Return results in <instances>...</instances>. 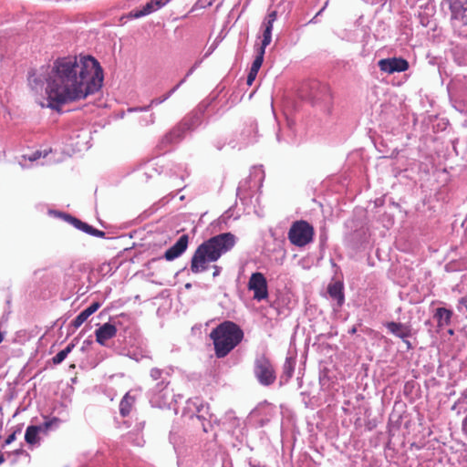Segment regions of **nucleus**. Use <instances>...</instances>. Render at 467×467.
Wrapping results in <instances>:
<instances>
[{
	"instance_id": "obj_1",
	"label": "nucleus",
	"mask_w": 467,
	"mask_h": 467,
	"mask_svg": "<svg viewBox=\"0 0 467 467\" xmlns=\"http://www.w3.org/2000/svg\"><path fill=\"white\" fill-rule=\"evenodd\" d=\"M103 78L99 61L91 56L79 55L58 57L50 67L30 71L27 81L36 93L42 91L46 84L41 107L60 111L63 105L98 92Z\"/></svg>"
},
{
	"instance_id": "obj_2",
	"label": "nucleus",
	"mask_w": 467,
	"mask_h": 467,
	"mask_svg": "<svg viewBox=\"0 0 467 467\" xmlns=\"http://www.w3.org/2000/svg\"><path fill=\"white\" fill-rule=\"evenodd\" d=\"M236 244V237L232 233H223L202 242L195 250L191 259V271L200 274L206 271L209 264L231 251Z\"/></svg>"
},
{
	"instance_id": "obj_3",
	"label": "nucleus",
	"mask_w": 467,
	"mask_h": 467,
	"mask_svg": "<svg viewBox=\"0 0 467 467\" xmlns=\"http://www.w3.org/2000/svg\"><path fill=\"white\" fill-rule=\"evenodd\" d=\"M213 342L215 356L226 357L243 339V330L232 321H224L213 328L210 334Z\"/></svg>"
},
{
	"instance_id": "obj_4",
	"label": "nucleus",
	"mask_w": 467,
	"mask_h": 467,
	"mask_svg": "<svg viewBox=\"0 0 467 467\" xmlns=\"http://www.w3.org/2000/svg\"><path fill=\"white\" fill-rule=\"evenodd\" d=\"M451 11V26L458 36L467 37L462 27L467 26V0H445Z\"/></svg>"
},
{
	"instance_id": "obj_5",
	"label": "nucleus",
	"mask_w": 467,
	"mask_h": 467,
	"mask_svg": "<svg viewBox=\"0 0 467 467\" xmlns=\"http://www.w3.org/2000/svg\"><path fill=\"white\" fill-rule=\"evenodd\" d=\"M314 228L306 221L300 220L292 223L288 231V240L296 246L303 247L313 241Z\"/></svg>"
},
{
	"instance_id": "obj_6",
	"label": "nucleus",
	"mask_w": 467,
	"mask_h": 467,
	"mask_svg": "<svg viewBox=\"0 0 467 467\" xmlns=\"http://www.w3.org/2000/svg\"><path fill=\"white\" fill-rule=\"evenodd\" d=\"M200 123L201 117L199 116L198 113H196L192 117L190 123L186 120L182 125L175 127L170 132L165 134L160 142V147H161L165 150H168L167 148L169 146L178 143L182 139L185 130H193Z\"/></svg>"
},
{
	"instance_id": "obj_7",
	"label": "nucleus",
	"mask_w": 467,
	"mask_h": 467,
	"mask_svg": "<svg viewBox=\"0 0 467 467\" xmlns=\"http://www.w3.org/2000/svg\"><path fill=\"white\" fill-rule=\"evenodd\" d=\"M194 408L197 420L201 423L202 431L209 432L212 430V422H217V419L209 413L208 405L204 404L199 398L190 399L187 402V409L192 410Z\"/></svg>"
},
{
	"instance_id": "obj_8",
	"label": "nucleus",
	"mask_w": 467,
	"mask_h": 467,
	"mask_svg": "<svg viewBox=\"0 0 467 467\" xmlns=\"http://www.w3.org/2000/svg\"><path fill=\"white\" fill-rule=\"evenodd\" d=\"M254 372L261 385L269 386L276 379L273 365L265 356L255 359Z\"/></svg>"
},
{
	"instance_id": "obj_9",
	"label": "nucleus",
	"mask_w": 467,
	"mask_h": 467,
	"mask_svg": "<svg viewBox=\"0 0 467 467\" xmlns=\"http://www.w3.org/2000/svg\"><path fill=\"white\" fill-rule=\"evenodd\" d=\"M60 423L58 418H52L51 420H46L40 425H30L26 428L25 433V441L29 445L39 444V434H47L50 430L57 429Z\"/></svg>"
},
{
	"instance_id": "obj_10",
	"label": "nucleus",
	"mask_w": 467,
	"mask_h": 467,
	"mask_svg": "<svg viewBox=\"0 0 467 467\" xmlns=\"http://www.w3.org/2000/svg\"><path fill=\"white\" fill-rule=\"evenodd\" d=\"M168 385L169 382H165L163 379L151 389L150 394V401L152 406L158 408L170 407L173 400V394L168 388Z\"/></svg>"
},
{
	"instance_id": "obj_11",
	"label": "nucleus",
	"mask_w": 467,
	"mask_h": 467,
	"mask_svg": "<svg viewBox=\"0 0 467 467\" xmlns=\"http://www.w3.org/2000/svg\"><path fill=\"white\" fill-rule=\"evenodd\" d=\"M247 286L250 291H253L254 300L260 302L268 297L267 281L262 273H253L249 278Z\"/></svg>"
},
{
	"instance_id": "obj_12",
	"label": "nucleus",
	"mask_w": 467,
	"mask_h": 467,
	"mask_svg": "<svg viewBox=\"0 0 467 467\" xmlns=\"http://www.w3.org/2000/svg\"><path fill=\"white\" fill-rule=\"evenodd\" d=\"M50 213H53L58 217H62L66 222L69 223L76 229L82 231L89 235H92L95 237H99V238H104L106 235L105 232L96 229L93 226L89 225L88 223H84L70 214H67V213H59V212H54V211H50Z\"/></svg>"
},
{
	"instance_id": "obj_13",
	"label": "nucleus",
	"mask_w": 467,
	"mask_h": 467,
	"mask_svg": "<svg viewBox=\"0 0 467 467\" xmlns=\"http://www.w3.org/2000/svg\"><path fill=\"white\" fill-rule=\"evenodd\" d=\"M379 69L388 74L403 72L409 68L407 60L401 57H390L380 59L378 63Z\"/></svg>"
},
{
	"instance_id": "obj_14",
	"label": "nucleus",
	"mask_w": 467,
	"mask_h": 467,
	"mask_svg": "<svg viewBox=\"0 0 467 467\" xmlns=\"http://www.w3.org/2000/svg\"><path fill=\"white\" fill-rule=\"evenodd\" d=\"M171 0H150L140 9L132 10L129 13V18H140L148 16L167 5Z\"/></svg>"
},
{
	"instance_id": "obj_15",
	"label": "nucleus",
	"mask_w": 467,
	"mask_h": 467,
	"mask_svg": "<svg viewBox=\"0 0 467 467\" xmlns=\"http://www.w3.org/2000/svg\"><path fill=\"white\" fill-rule=\"evenodd\" d=\"M189 244V237L187 234H182L179 237L176 243L171 246L165 253L163 257L167 261H172L181 256L187 249Z\"/></svg>"
},
{
	"instance_id": "obj_16",
	"label": "nucleus",
	"mask_w": 467,
	"mask_h": 467,
	"mask_svg": "<svg viewBox=\"0 0 467 467\" xmlns=\"http://www.w3.org/2000/svg\"><path fill=\"white\" fill-rule=\"evenodd\" d=\"M116 334V327L111 323H105L96 329V341L101 346H106L107 341L113 338Z\"/></svg>"
},
{
	"instance_id": "obj_17",
	"label": "nucleus",
	"mask_w": 467,
	"mask_h": 467,
	"mask_svg": "<svg viewBox=\"0 0 467 467\" xmlns=\"http://www.w3.org/2000/svg\"><path fill=\"white\" fill-rule=\"evenodd\" d=\"M51 152L50 149L39 150H36L30 154H25L21 156L18 161L19 165L25 168H30L34 165L35 162L38 163V161L43 158H47V155Z\"/></svg>"
},
{
	"instance_id": "obj_18",
	"label": "nucleus",
	"mask_w": 467,
	"mask_h": 467,
	"mask_svg": "<svg viewBox=\"0 0 467 467\" xmlns=\"http://www.w3.org/2000/svg\"><path fill=\"white\" fill-rule=\"evenodd\" d=\"M385 326L389 333L401 338L403 341L411 336L410 327L406 324L391 321L386 323Z\"/></svg>"
},
{
	"instance_id": "obj_19",
	"label": "nucleus",
	"mask_w": 467,
	"mask_h": 467,
	"mask_svg": "<svg viewBox=\"0 0 467 467\" xmlns=\"http://www.w3.org/2000/svg\"><path fill=\"white\" fill-rule=\"evenodd\" d=\"M453 313L451 310L445 307H438L434 314L433 318L437 322V327L439 329H444L451 326Z\"/></svg>"
},
{
	"instance_id": "obj_20",
	"label": "nucleus",
	"mask_w": 467,
	"mask_h": 467,
	"mask_svg": "<svg viewBox=\"0 0 467 467\" xmlns=\"http://www.w3.org/2000/svg\"><path fill=\"white\" fill-rule=\"evenodd\" d=\"M343 285L340 282L330 284L327 287L329 296L336 301L334 306L335 309L340 308L345 302V296L343 292Z\"/></svg>"
},
{
	"instance_id": "obj_21",
	"label": "nucleus",
	"mask_w": 467,
	"mask_h": 467,
	"mask_svg": "<svg viewBox=\"0 0 467 467\" xmlns=\"http://www.w3.org/2000/svg\"><path fill=\"white\" fill-rule=\"evenodd\" d=\"M185 82V78H182L175 87H173L170 91H168L161 98L153 99L148 106L139 107V108H130L128 109L129 112L135 111H148L151 107L157 106L167 100Z\"/></svg>"
},
{
	"instance_id": "obj_22",
	"label": "nucleus",
	"mask_w": 467,
	"mask_h": 467,
	"mask_svg": "<svg viewBox=\"0 0 467 467\" xmlns=\"http://www.w3.org/2000/svg\"><path fill=\"white\" fill-rule=\"evenodd\" d=\"M100 307L99 302H94L87 308L82 310L73 320L72 326L78 328L92 314H94Z\"/></svg>"
},
{
	"instance_id": "obj_23",
	"label": "nucleus",
	"mask_w": 467,
	"mask_h": 467,
	"mask_svg": "<svg viewBox=\"0 0 467 467\" xmlns=\"http://www.w3.org/2000/svg\"><path fill=\"white\" fill-rule=\"evenodd\" d=\"M221 421L223 428L231 433H234V431L240 425V420L234 415L233 411L226 412Z\"/></svg>"
},
{
	"instance_id": "obj_24",
	"label": "nucleus",
	"mask_w": 467,
	"mask_h": 467,
	"mask_svg": "<svg viewBox=\"0 0 467 467\" xmlns=\"http://www.w3.org/2000/svg\"><path fill=\"white\" fill-rule=\"evenodd\" d=\"M133 403L134 398L131 397L129 393H126L119 403V412L123 417H126L130 414Z\"/></svg>"
},
{
	"instance_id": "obj_25",
	"label": "nucleus",
	"mask_w": 467,
	"mask_h": 467,
	"mask_svg": "<svg viewBox=\"0 0 467 467\" xmlns=\"http://www.w3.org/2000/svg\"><path fill=\"white\" fill-rule=\"evenodd\" d=\"M74 347H75V345L71 343V344H68L67 346V348L60 350L56 356L53 357V358H52L53 363L55 365H58V364L62 363L66 359L67 355L72 351Z\"/></svg>"
},
{
	"instance_id": "obj_26",
	"label": "nucleus",
	"mask_w": 467,
	"mask_h": 467,
	"mask_svg": "<svg viewBox=\"0 0 467 467\" xmlns=\"http://www.w3.org/2000/svg\"><path fill=\"white\" fill-rule=\"evenodd\" d=\"M150 375L153 380H158L161 379V381L164 379L165 382H169L167 380V379L170 375L168 371L160 369L158 368H153L150 369Z\"/></svg>"
},
{
	"instance_id": "obj_27",
	"label": "nucleus",
	"mask_w": 467,
	"mask_h": 467,
	"mask_svg": "<svg viewBox=\"0 0 467 467\" xmlns=\"http://www.w3.org/2000/svg\"><path fill=\"white\" fill-rule=\"evenodd\" d=\"M296 360L293 358H286L283 366L284 373L291 378L295 369Z\"/></svg>"
},
{
	"instance_id": "obj_28",
	"label": "nucleus",
	"mask_w": 467,
	"mask_h": 467,
	"mask_svg": "<svg viewBox=\"0 0 467 467\" xmlns=\"http://www.w3.org/2000/svg\"><path fill=\"white\" fill-rule=\"evenodd\" d=\"M272 41V33L269 32H263V39L261 42V46L256 49V51L261 53H265V48L267 46L270 45Z\"/></svg>"
},
{
	"instance_id": "obj_29",
	"label": "nucleus",
	"mask_w": 467,
	"mask_h": 467,
	"mask_svg": "<svg viewBox=\"0 0 467 467\" xmlns=\"http://www.w3.org/2000/svg\"><path fill=\"white\" fill-rule=\"evenodd\" d=\"M264 56H265L264 53L256 51V56H255L254 60L253 61L250 70L255 71L258 73V71L263 64V61H264Z\"/></svg>"
},
{
	"instance_id": "obj_30",
	"label": "nucleus",
	"mask_w": 467,
	"mask_h": 467,
	"mask_svg": "<svg viewBox=\"0 0 467 467\" xmlns=\"http://www.w3.org/2000/svg\"><path fill=\"white\" fill-rule=\"evenodd\" d=\"M21 431L22 428L17 427L16 430H15L11 434L7 436V438L5 441V445L11 444L16 439V434L21 433Z\"/></svg>"
},
{
	"instance_id": "obj_31",
	"label": "nucleus",
	"mask_w": 467,
	"mask_h": 467,
	"mask_svg": "<svg viewBox=\"0 0 467 467\" xmlns=\"http://www.w3.org/2000/svg\"><path fill=\"white\" fill-rule=\"evenodd\" d=\"M457 309L462 313L467 312V296H463L459 299Z\"/></svg>"
},
{
	"instance_id": "obj_32",
	"label": "nucleus",
	"mask_w": 467,
	"mask_h": 467,
	"mask_svg": "<svg viewBox=\"0 0 467 467\" xmlns=\"http://www.w3.org/2000/svg\"><path fill=\"white\" fill-rule=\"evenodd\" d=\"M257 76V72L250 70L247 76V85L251 86Z\"/></svg>"
},
{
	"instance_id": "obj_33",
	"label": "nucleus",
	"mask_w": 467,
	"mask_h": 467,
	"mask_svg": "<svg viewBox=\"0 0 467 467\" xmlns=\"http://www.w3.org/2000/svg\"><path fill=\"white\" fill-rule=\"evenodd\" d=\"M274 23L275 22H272V21H268V20H265L263 26H264V31L265 32H269V33H272L273 31V26H274Z\"/></svg>"
},
{
	"instance_id": "obj_34",
	"label": "nucleus",
	"mask_w": 467,
	"mask_h": 467,
	"mask_svg": "<svg viewBox=\"0 0 467 467\" xmlns=\"http://www.w3.org/2000/svg\"><path fill=\"white\" fill-rule=\"evenodd\" d=\"M276 17H277V13H276V11H272V12H270V13L267 15V16H266L265 20L275 22V21L276 20Z\"/></svg>"
},
{
	"instance_id": "obj_35",
	"label": "nucleus",
	"mask_w": 467,
	"mask_h": 467,
	"mask_svg": "<svg viewBox=\"0 0 467 467\" xmlns=\"http://www.w3.org/2000/svg\"><path fill=\"white\" fill-rule=\"evenodd\" d=\"M201 62H196L190 69L189 71L187 72L186 76L183 78H189L192 73L193 71L198 67V66L200 65Z\"/></svg>"
},
{
	"instance_id": "obj_36",
	"label": "nucleus",
	"mask_w": 467,
	"mask_h": 467,
	"mask_svg": "<svg viewBox=\"0 0 467 467\" xmlns=\"http://www.w3.org/2000/svg\"><path fill=\"white\" fill-rule=\"evenodd\" d=\"M213 277L218 276L222 272V267L219 265H213Z\"/></svg>"
},
{
	"instance_id": "obj_37",
	"label": "nucleus",
	"mask_w": 467,
	"mask_h": 467,
	"mask_svg": "<svg viewBox=\"0 0 467 467\" xmlns=\"http://www.w3.org/2000/svg\"><path fill=\"white\" fill-rule=\"evenodd\" d=\"M462 430L463 433L467 435V415L464 417L462 420Z\"/></svg>"
},
{
	"instance_id": "obj_38",
	"label": "nucleus",
	"mask_w": 467,
	"mask_h": 467,
	"mask_svg": "<svg viewBox=\"0 0 467 467\" xmlns=\"http://www.w3.org/2000/svg\"><path fill=\"white\" fill-rule=\"evenodd\" d=\"M154 122V116L153 114H150V120L147 122V124H151Z\"/></svg>"
},
{
	"instance_id": "obj_39",
	"label": "nucleus",
	"mask_w": 467,
	"mask_h": 467,
	"mask_svg": "<svg viewBox=\"0 0 467 467\" xmlns=\"http://www.w3.org/2000/svg\"><path fill=\"white\" fill-rule=\"evenodd\" d=\"M403 342L406 343V346L408 347V348H411L410 342L407 338Z\"/></svg>"
},
{
	"instance_id": "obj_40",
	"label": "nucleus",
	"mask_w": 467,
	"mask_h": 467,
	"mask_svg": "<svg viewBox=\"0 0 467 467\" xmlns=\"http://www.w3.org/2000/svg\"><path fill=\"white\" fill-rule=\"evenodd\" d=\"M132 358L136 359V360H139L142 356H138L136 354H134V356H130Z\"/></svg>"
},
{
	"instance_id": "obj_41",
	"label": "nucleus",
	"mask_w": 467,
	"mask_h": 467,
	"mask_svg": "<svg viewBox=\"0 0 467 467\" xmlns=\"http://www.w3.org/2000/svg\"><path fill=\"white\" fill-rule=\"evenodd\" d=\"M420 23L422 26H428V23H425L423 19L420 20Z\"/></svg>"
},
{
	"instance_id": "obj_42",
	"label": "nucleus",
	"mask_w": 467,
	"mask_h": 467,
	"mask_svg": "<svg viewBox=\"0 0 467 467\" xmlns=\"http://www.w3.org/2000/svg\"><path fill=\"white\" fill-rule=\"evenodd\" d=\"M3 339H4V335H3V333L0 332V343L3 341Z\"/></svg>"
},
{
	"instance_id": "obj_43",
	"label": "nucleus",
	"mask_w": 467,
	"mask_h": 467,
	"mask_svg": "<svg viewBox=\"0 0 467 467\" xmlns=\"http://www.w3.org/2000/svg\"><path fill=\"white\" fill-rule=\"evenodd\" d=\"M4 461H5L4 457H3L2 455H0V464H1L2 462H4Z\"/></svg>"
},
{
	"instance_id": "obj_44",
	"label": "nucleus",
	"mask_w": 467,
	"mask_h": 467,
	"mask_svg": "<svg viewBox=\"0 0 467 467\" xmlns=\"http://www.w3.org/2000/svg\"><path fill=\"white\" fill-rule=\"evenodd\" d=\"M191 286H192V285H191V284H186V285H185V287H186V288H188V289H189Z\"/></svg>"
},
{
	"instance_id": "obj_45",
	"label": "nucleus",
	"mask_w": 467,
	"mask_h": 467,
	"mask_svg": "<svg viewBox=\"0 0 467 467\" xmlns=\"http://www.w3.org/2000/svg\"><path fill=\"white\" fill-rule=\"evenodd\" d=\"M448 332H449L450 335H453V330L452 329H449Z\"/></svg>"
},
{
	"instance_id": "obj_46",
	"label": "nucleus",
	"mask_w": 467,
	"mask_h": 467,
	"mask_svg": "<svg viewBox=\"0 0 467 467\" xmlns=\"http://www.w3.org/2000/svg\"><path fill=\"white\" fill-rule=\"evenodd\" d=\"M251 467H265V466H262V465H251Z\"/></svg>"
},
{
	"instance_id": "obj_47",
	"label": "nucleus",
	"mask_w": 467,
	"mask_h": 467,
	"mask_svg": "<svg viewBox=\"0 0 467 467\" xmlns=\"http://www.w3.org/2000/svg\"><path fill=\"white\" fill-rule=\"evenodd\" d=\"M355 332H356V328L354 327V328H352L351 333H355Z\"/></svg>"
},
{
	"instance_id": "obj_48",
	"label": "nucleus",
	"mask_w": 467,
	"mask_h": 467,
	"mask_svg": "<svg viewBox=\"0 0 467 467\" xmlns=\"http://www.w3.org/2000/svg\"><path fill=\"white\" fill-rule=\"evenodd\" d=\"M324 8H325V7H323L322 9H320V11L318 12V14H317V15H319L321 12H323Z\"/></svg>"
}]
</instances>
